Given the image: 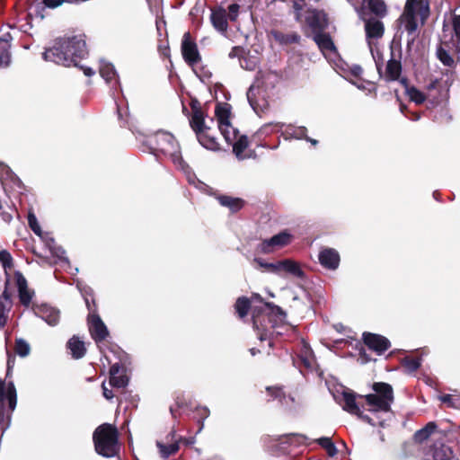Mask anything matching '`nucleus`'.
I'll list each match as a JSON object with an SVG mask.
<instances>
[{
	"mask_svg": "<svg viewBox=\"0 0 460 460\" xmlns=\"http://www.w3.org/2000/svg\"><path fill=\"white\" fill-rule=\"evenodd\" d=\"M77 287L80 288V291L82 293V295L84 296V300H85V303H86V305L89 307V300H88V297L87 296H92L93 295V290L91 288H81L79 287V285H77Z\"/></svg>",
	"mask_w": 460,
	"mask_h": 460,
	"instance_id": "nucleus-60",
	"label": "nucleus"
},
{
	"mask_svg": "<svg viewBox=\"0 0 460 460\" xmlns=\"http://www.w3.org/2000/svg\"><path fill=\"white\" fill-rule=\"evenodd\" d=\"M35 314L45 321L49 325L55 326L60 319V313L49 305H40L34 309Z\"/></svg>",
	"mask_w": 460,
	"mask_h": 460,
	"instance_id": "nucleus-17",
	"label": "nucleus"
},
{
	"mask_svg": "<svg viewBox=\"0 0 460 460\" xmlns=\"http://www.w3.org/2000/svg\"><path fill=\"white\" fill-rule=\"evenodd\" d=\"M13 38L10 32L0 36V68L7 67L11 62V41Z\"/></svg>",
	"mask_w": 460,
	"mask_h": 460,
	"instance_id": "nucleus-21",
	"label": "nucleus"
},
{
	"mask_svg": "<svg viewBox=\"0 0 460 460\" xmlns=\"http://www.w3.org/2000/svg\"><path fill=\"white\" fill-rule=\"evenodd\" d=\"M89 331L96 343L106 339L108 329L98 314H90L88 317Z\"/></svg>",
	"mask_w": 460,
	"mask_h": 460,
	"instance_id": "nucleus-13",
	"label": "nucleus"
},
{
	"mask_svg": "<svg viewBox=\"0 0 460 460\" xmlns=\"http://www.w3.org/2000/svg\"><path fill=\"white\" fill-rule=\"evenodd\" d=\"M305 22L312 30L314 34L323 31L327 27L325 13L316 9L306 10Z\"/></svg>",
	"mask_w": 460,
	"mask_h": 460,
	"instance_id": "nucleus-11",
	"label": "nucleus"
},
{
	"mask_svg": "<svg viewBox=\"0 0 460 460\" xmlns=\"http://www.w3.org/2000/svg\"><path fill=\"white\" fill-rule=\"evenodd\" d=\"M263 312L254 308L252 311L253 328L257 330L258 336L261 341L270 340L273 335L275 324L272 323L271 317L275 316L280 322L286 317V313L278 305L271 303L263 304Z\"/></svg>",
	"mask_w": 460,
	"mask_h": 460,
	"instance_id": "nucleus-3",
	"label": "nucleus"
},
{
	"mask_svg": "<svg viewBox=\"0 0 460 460\" xmlns=\"http://www.w3.org/2000/svg\"><path fill=\"white\" fill-rule=\"evenodd\" d=\"M171 435L172 437V439L173 440L172 443L167 445L159 441L156 443L160 455L164 458L169 457L171 455L175 454L179 450V439H174V432H172Z\"/></svg>",
	"mask_w": 460,
	"mask_h": 460,
	"instance_id": "nucleus-31",
	"label": "nucleus"
},
{
	"mask_svg": "<svg viewBox=\"0 0 460 460\" xmlns=\"http://www.w3.org/2000/svg\"><path fill=\"white\" fill-rule=\"evenodd\" d=\"M283 123L280 122H270L264 124L258 131L259 135L268 136L272 132L279 130L283 127Z\"/></svg>",
	"mask_w": 460,
	"mask_h": 460,
	"instance_id": "nucleus-46",
	"label": "nucleus"
},
{
	"mask_svg": "<svg viewBox=\"0 0 460 460\" xmlns=\"http://www.w3.org/2000/svg\"><path fill=\"white\" fill-rule=\"evenodd\" d=\"M0 262L4 269L12 265V256L6 250L0 251Z\"/></svg>",
	"mask_w": 460,
	"mask_h": 460,
	"instance_id": "nucleus-54",
	"label": "nucleus"
},
{
	"mask_svg": "<svg viewBox=\"0 0 460 460\" xmlns=\"http://www.w3.org/2000/svg\"><path fill=\"white\" fill-rule=\"evenodd\" d=\"M99 70L101 76L112 87L119 84L117 72L111 63L102 62Z\"/></svg>",
	"mask_w": 460,
	"mask_h": 460,
	"instance_id": "nucleus-27",
	"label": "nucleus"
},
{
	"mask_svg": "<svg viewBox=\"0 0 460 460\" xmlns=\"http://www.w3.org/2000/svg\"><path fill=\"white\" fill-rule=\"evenodd\" d=\"M11 306L10 297L6 291L0 296V328L6 323L7 314Z\"/></svg>",
	"mask_w": 460,
	"mask_h": 460,
	"instance_id": "nucleus-37",
	"label": "nucleus"
},
{
	"mask_svg": "<svg viewBox=\"0 0 460 460\" xmlns=\"http://www.w3.org/2000/svg\"><path fill=\"white\" fill-rule=\"evenodd\" d=\"M442 42L452 44L454 50L460 53V15L452 14L447 24H444Z\"/></svg>",
	"mask_w": 460,
	"mask_h": 460,
	"instance_id": "nucleus-8",
	"label": "nucleus"
},
{
	"mask_svg": "<svg viewBox=\"0 0 460 460\" xmlns=\"http://www.w3.org/2000/svg\"><path fill=\"white\" fill-rule=\"evenodd\" d=\"M254 262L257 263L259 267L264 268L266 270L270 272L280 274V261L275 263H270L263 261L260 258H255Z\"/></svg>",
	"mask_w": 460,
	"mask_h": 460,
	"instance_id": "nucleus-45",
	"label": "nucleus"
},
{
	"mask_svg": "<svg viewBox=\"0 0 460 460\" xmlns=\"http://www.w3.org/2000/svg\"><path fill=\"white\" fill-rule=\"evenodd\" d=\"M282 271L298 279L305 278V272L301 269L300 265L296 261L289 259L280 261V272Z\"/></svg>",
	"mask_w": 460,
	"mask_h": 460,
	"instance_id": "nucleus-28",
	"label": "nucleus"
},
{
	"mask_svg": "<svg viewBox=\"0 0 460 460\" xmlns=\"http://www.w3.org/2000/svg\"><path fill=\"white\" fill-rule=\"evenodd\" d=\"M233 147V153L238 160H244L249 158L251 155L245 153L248 147L249 142L245 135H242L240 137L235 139L230 144Z\"/></svg>",
	"mask_w": 460,
	"mask_h": 460,
	"instance_id": "nucleus-26",
	"label": "nucleus"
},
{
	"mask_svg": "<svg viewBox=\"0 0 460 460\" xmlns=\"http://www.w3.org/2000/svg\"><path fill=\"white\" fill-rule=\"evenodd\" d=\"M402 19L404 30L408 33V37H409L408 41L409 42L413 41L415 39V33H416L417 28H418L417 17L414 16L413 14L408 13V12H406L404 10Z\"/></svg>",
	"mask_w": 460,
	"mask_h": 460,
	"instance_id": "nucleus-29",
	"label": "nucleus"
},
{
	"mask_svg": "<svg viewBox=\"0 0 460 460\" xmlns=\"http://www.w3.org/2000/svg\"><path fill=\"white\" fill-rule=\"evenodd\" d=\"M317 444H319L323 449H325L326 453L329 456L333 457L337 455L338 449L334 443L332 441L329 437H322L314 440Z\"/></svg>",
	"mask_w": 460,
	"mask_h": 460,
	"instance_id": "nucleus-40",
	"label": "nucleus"
},
{
	"mask_svg": "<svg viewBox=\"0 0 460 460\" xmlns=\"http://www.w3.org/2000/svg\"><path fill=\"white\" fill-rule=\"evenodd\" d=\"M313 38L315 43L317 44L318 48L325 57L336 54V48L329 34L323 33L322 31L314 34Z\"/></svg>",
	"mask_w": 460,
	"mask_h": 460,
	"instance_id": "nucleus-20",
	"label": "nucleus"
},
{
	"mask_svg": "<svg viewBox=\"0 0 460 460\" xmlns=\"http://www.w3.org/2000/svg\"><path fill=\"white\" fill-rule=\"evenodd\" d=\"M267 391L276 399H279V402H282V400L285 399L284 393L279 387H267Z\"/></svg>",
	"mask_w": 460,
	"mask_h": 460,
	"instance_id": "nucleus-57",
	"label": "nucleus"
},
{
	"mask_svg": "<svg viewBox=\"0 0 460 460\" xmlns=\"http://www.w3.org/2000/svg\"><path fill=\"white\" fill-rule=\"evenodd\" d=\"M181 51L184 60L190 66H194L200 60L197 45L191 40L190 34L189 32H186L183 35Z\"/></svg>",
	"mask_w": 460,
	"mask_h": 460,
	"instance_id": "nucleus-12",
	"label": "nucleus"
},
{
	"mask_svg": "<svg viewBox=\"0 0 460 460\" xmlns=\"http://www.w3.org/2000/svg\"><path fill=\"white\" fill-rule=\"evenodd\" d=\"M190 125L196 135L201 131L209 129V128L205 124L202 111L195 106L192 107V115L190 119Z\"/></svg>",
	"mask_w": 460,
	"mask_h": 460,
	"instance_id": "nucleus-25",
	"label": "nucleus"
},
{
	"mask_svg": "<svg viewBox=\"0 0 460 460\" xmlns=\"http://www.w3.org/2000/svg\"><path fill=\"white\" fill-rule=\"evenodd\" d=\"M372 388L373 394L360 396L366 400L367 410L373 413L389 412L394 400L392 385L384 382H376L373 384Z\"/></svg>",
	"mask_w": 460,
	"mask_h": 460,
	"instance_id": "nucleus-5",
	"label": "nucleus"
},
{
	"mask_svg": "<svg viewBox=\"0 0 460 460\" xmlns=\"http://www.w3.org/2000/svg\"><path fill=\"white\" fill-rule=\"evenodd\" d=\"M421 364V359L418 358H405L402 360V365L410 373L416 371Z\"/></svg>",
	"mask_w": 460,
	"mask_h": 460,
	"instance_id": "nucleus-48",
	"label": "nucleus"
},
{
	"mask_svg": "<svg viewBox=\"0 0 460 460\" xmlns=\"http://www.w3.org/2000/svg\"><path fill=\"white\" fill-rule=\"evenodd\" d=\"M391 58L387 61L385 71L381 76L386 81H396L400 79L402 74V64L400 58L397 59L394 57L393 52L391 53Z\"/></svg>",
	"mask_w": 460,
	"mask_h": 460,
	"instance_id": "nucleus-22",
	"label": "nucleus"
},
{
	"mask_svg": "<svg viewBox=\"0 0 460 460\" xmlns=\"http://www.w3.org/2000/svg\"><path fill=\"white\" fill-rule=\"evenodd\" d=\"M272 36L280 44L297 43L300 40V36L296 32L283 33L279 31H273Z\"/></svg>",
	"mask_w": 460,
	"mask_h": 460,
	"instance_id": "nucleus-36",
	"label": "nucleus"
},
{
	"mask_svg": "<svg viewBox=\"0 0 460 460\" xmlns=\"http://www.w3.org/2000/svg\"><path fill=\"white\" fill-rule=\"evenodd\" d=\"M279 79V75L270 70L258 73L253 84L247 91V100L256 114L261 115L268 110L269 99Z\"/></svg>",
	"mask_w": 460,
	"mask_h": 460,
	"instance_id": "nucleus-2",
	"label": "nucleus"
},
{
	"mask_svg": "<svg viewBox=\"0 0 460 460\" xmlns=\"http://www.w3.org/2000/svg\"><path fill=\"white\" fill-rule=\"evenodd\" d=\"M88 55L84 35H75L58 39L53 45L43 52V58L64 66H78L84 75H94L93 68L80 66L81 60Z\"/></svg>",
	"mask_w": 460,
	"mask_h": 460,
	"instance_id": "nucleus-1",
	"label": "nucleus"
},
{
	"mask_svg": "<svg viewBox=\"0 0 460 460\" xmlns=\"http://www.w3.org/2000/svg\"><path fill=\"white\" fill-rule=\"evenodd\" d=\"M440 40V45L437 49V58L445 66L454 68L456 64L455 55H459L460 53L455 52L452 44L442 42V39Z\"/></svg>",
	"mask_w": 460,
	"mask_h": 460,
	"instance_id": "nucleus-16",
	"label": "nucleus"
},
{
	"mask_svg": "<svg viewBox=\"0 0 460 460\" xmlns=\"http://www.w3.org/2000/svg\"><path fill=\"white\" fill-rule=\"evenodd\" d=\"M307 129L305 127H291L288 126L285 131V138L305 139L306 137Z\"/></svg>",
	"mask_w": 460,
	"mask_h": 460,
	"instance_id": "nucleus-42",
	"label": "nucleus"
},
{
	"mask_svg": "<svg viewBox=\"0 0 460 460\" xmlns=\"http://www.w3.org/2000/svg\"><path fill=\"white\" fill-rule=\"evenodd\" d=\"M120 366L119 363L113 364L110 368V376H115L119 374Z\"/></svg>",
	"mask_w": 460,
	"mask_h": 460,
	"instance_id": "nucleus-63",
	"label": "nucleus"
},
{
	"mask_svg": "<svg viewBox=\"0 0 460 460\" xmlns=\"http://www.w3.org/2000/svg\"><path fill=\"white\" fill-rule=\"evenodd\" d=\"M118 438V430L114 426L109 423L102 424L93 436L96 452L104 457L115 456L119 449Z\"/></svg>",
	"mask_w": 460,
	"mask_h": 460,
	"instance_id": "nucleus-4",
	"label": "nucleus"
},
{
	"mask_svg": "<svg viewBox=\"0 0 460 460\" xmlns=\"http://www.w3.org/2000/svg\"><path fill=\"white\" fill-rule=\"evenodd\" d=\"M318 260L323 267L334 270L338 269L341 258L339 252L335 249L325 247L320 251Z\"/></svg>",
	"mask_w": 460,
	"mask_h": 460,
	"instance_id": "nucleus-15",
	"label": "nucleus"
},
{
	"mask_svg": "<svg viewBox=\"0 0 460 460\" xmlns=\"http://www.w3.org/2000/svg\"><path fill=\"white\" fill-rule=\"evenodd\" d=\"M299 358L305 368L310 370L314 369L315 364L314 357L312 349L307 345L305 344L303 346Z\"/></svg>",
	"mask_w": 460,
	"mask_h": 460,
	"instance_id": "nucleus-38",
	"label": "nucleus"
},
{
	"mask_svg": "<svg viewBox=\"0 0 460 460\" xmlns=\"http://www.w3.org/2000/svg\"><path fill=\"white\" fill-rule=\"evenodd\" d=\"M305 4V0H293V9L295 13V18L297 22L302 21V9Z\"/></svg>",
	"mask_w": 460,
	"mask_h": 460,
	"instance_id": "nucleus-53",
	"label": "nucleus"
},
{
	"mask_svg": "<svg viewBox=\"0 0 460 460\" xmlns=\"http://www.w3.org/2000/svg\"><path fill=\"white\" fill-rule=\"evenodd\" d=\"M77 287L80 288V291L82 293V295L84 296V300H85V303H86V305L89 307V300H88V297L87 296H92L93 295V290L91 288H81L79 287V285H77Z\"/></svg>",
	"mask_w": 460,
	"mask_h": 460,
	"instance_id": "nucleus-61",
	"label": "nucleus"
},
{
	"mask_svg": "<svg viewBox=\"0 0 460 460\" xmlns=\"http://www.w3.org/2000/svg\"><path fill=\"white\" fill-rule=\"evenodd\" d=\"M197 411H199V414L200 416V418L202 419V422L200 424V427L198 430V432H200L203 429V420H206L208 416H209V409L208 407H199L197 409Z\"/></svg>",
	"mask_w": 460,
	"mask_h": 460,
	"instance_id": "nucleus-59",
	"label": "nucleus"
},
{
	"mask_svg": "<svg viewBox=\"0 0 460 460\" xmlns=\"http://www.w3.org/2000/svg\"><path fill=\"white\" fill-rule=\"evenodd\" d=\"M437 424L433 421L429 422L424 428L414 433V440L418 443L426 441L436 430Z\"/></svg>",
	"mask_w": 460,
	"mask_h": 460,
	"instance_id": "nucleus-34",
	"label": "nucleus"
},
{
	"mask_svg": "<svg viewBox=\"0 0 460 460\" xmlns=\"http://www.w3.org/2000/svg\"><path fill=\"white\" fill-rule=\"evenodd\" d=\"M365 31L367 45H369V43H376V40L383 37L385 28L379 20L369 19L365 22Z\"/></svg>",
	"mask_w": 460,
	"mask_h": 460,
	"instance_id": "nucleus-18",
	"label": "nucleus"
},
{
	"mask_svg": "<svg viewBox=\"0 0 460 460\" xmlns=\"http://www.w3.org/2000/svg\"><path fill=\"white\" fill-rule=\"evenodd\" d=\"M240 5L237 4H232L228 6L227 17L230 21H235L239 14Z\"/></svg>",
	"mask_w": 460,
	"mask_h": 460,
	"instance_id": "nucleus-55",
	"label": "nucleus"
},
{
	"mask_svg": "<svg viewBox=\"0 0 460 460\" xmlns=\"http://www.w3.org/2000/svg\"><path fill=\"white\" fill-rule=\"evenodd\" d=\"M434 460H456L452 448L447 445H440L435 447L433 453Z\"/></svg>",
	"mask_w": 460,
	"mask_h": 460,
	"instance_id": "nucleus-33",
	"label": "nucleus"
},
{
	"mask_svg": "<svg viewBox=\"0 0 460 460\" xmlns=\"http://www.w3.org/2000/svg\"><path fill=\"white\" fill-rule=\"evenodd\" d=\"M110 385L113 387L122 388L128 385V378L124 375L110 376Z\"/></svg>",
	"mask_w": 460,
	"mask_h": 460,
	"instance_id": "nucleus-51",
	"label": "nucleus"
},
{
	"mask_svg": "<svg viewBox=\"0 0 460 460\" xmlns=\"http://www.w3.org/2000/svg\"><path fill=\"white\" fill-rule=\"evenodd\" d=\"M67 348L70 349L72 357L76 359L83 358L86 352L84 342L76 336L72 337L68 341Z\"/></svg>",
	"mask_w": 460,
	"mask_h": 460,
	"instance_id": "nucleus-30",
	"label": "nucleus"
},
{
	"mask_svg": "<svg viewBox=\"0 0 460 460\" xmlns=\"http://www.w3.org/2000/svg\"><path fill=\"white\" fill-rule=\"evenodd\" d=\"M363 341L365 344L378 355L383 354L390 347V341L385 337L370 332L363 333Z\"/></svg>",
	"mask_w": 460,
	"mask_h": 460,
	"instance_id": "nucleus-14",
	"label": "nucleus"
},
{
	"mask_svg": "<svg viewBox=\"0 0 460 460\" xmlns=\"http://www.w3.org/2000/svg\"><path fill=\"white\" fill-rule=\"evenodd\" d=\"M440 400H441V402L447 403L448 405H451L454 407H456L457 404H460V400L454 399L451 394H444V395L440 396Z\"/></svg>",
	"mask_w": 460,
	"mask_h": 460,
	"instance_id": "nucleus-58",
	"label": "nucleus"
},
{
	"mask_svg": "<svg viewBox=\"0 0 460 460\" xmlns=\"http://www.w3.org/2000/svg\"><path fill=\"white\" fill-rule=\"evenodd\" d=\"M250 305V300L244 296L239 297L236 300L234 306L240 318H243L247 315Z\"/></svg>",
	"mask_w": 460,
	"mask_h": 460,
	"instance_id": "nucleus-44",
	"label": "nucleus"
},
{
	"mask_svg": "<svg viewBox=\"0 0 460 460\" xmlns=\"http://www.w3.org/2000/svg\"><path fill=\"white\" fill-rule=\"evenodd\" d=\"M293 238V234L288 230L281 231L270 238L262 240L259 244V250L262 253H271L291 243Z\"/></svg>",
	"mask_w": 460,
	"mask_h": 460,
	"instance_id": "nucleus-9",
	"label": "nucleus"
},
{
	"mask_svg": "<svg viewBox=\"0 0 460 460\" xmlns=\"http://www.w3.org/2000/svg\"><path fill=\"white\" fill-rule=\"evenodd\" d=\"M404 10L416 17L419 15L421 20L429 15V3L423 0H407Z\"/></svg>",
	"mask_w": 460,
	"mask_h": 460,
	"instance_id": "nucleus-19",
	"label": "nucleus"
},
{
	"mask_svg": "<svg viewBox=\"0 0 460 460\" xmlns=\"http://www.w3.org/2000/svg\"><path fill=\"white\" fill-rule=\"evenodd\" d=\"M208 130H204L196 135L199 144L208 150H217L218 144L215 137H210L208 133Z\"/></svg>",
	"mask_w": 460,
	"mask_h": 460,
	"instance_id": "nucleus-35",
	"label": "nucleus"
},
{
	"mask_svg": "<svg viewBox=\"0 0 460 460\" xmlns=\"http://www.w3.org/2000/svg\"><path fill=\"white\" fill-rule=\"evenodd\" d=\"M215 113L218 123V128L228 145L242 136L238 129L233 127L229 121L230 108L227 104L217 105Z\"/></svg>",
	"mask_w": 460,
	"mask_h": 460,
	"instance_id": "nucleus-7",
	"label": "nucleus"
},
{
	"mask_svg": "<svg viewBox=\"0 0 460 460\" xmlns=\"http://www.w3.org/2000/svg\"><path fill=\"white\" fill-rule=\"evenodd\" d=\"M239 63L241 67L245 70L252 71L257 67L256 58L242 56L239 58Z\"/></svg>",
	"mask_w": 460,
	"mask_h": 460,
	"instance_id": "nucleus-47",
	"label": "nucleus"
},
{
	"mask_svg": "<svg viewBox=\"0 0 460 460\" xmlns=\"http://www.w3.org/2000/svg\"><path fill=\"white\" fill-rule=\"evenodd\" d=\"M364 3L367 2L368 7L372 13L378 16H385L386 13V5L382 0H366Z\"/></svg>",
	"mask_w": 460,
	"mask_h": 460,
	"instance_id": "nucleus-43",
	"label": "nucleus"
},
{
	"mask_svg": "<svg viewBox=\"0 0 460 460\" xmlns=\"http://www.w3.org/2000/svg\"><path fill=\"white\" fill-rule=\"evenodd\" d=\"M218 201L223 207L229 208L232 211H237L243 207V200L229 196L218 197Z\"/></svg>",
	"mask_w": 460,
	"mask_h": 460,
	"instance_id": "nucleus-39",
	"label": "nucleus"
},
{
	"mask_svg": "<svg viewBox=\"0 0 460 460\" xmlns=\"http://www.w3.org/2000/svg\"><path fill=\"white\" fill-rule=\"evenodd\" d=\"M31 350L30 345L25 341L20 339L16 341L15 353L20 357H26L29 355Z\"/></svg>",
	"mask_w": 460,
	"mask_h": 460,
	"instance_id": "nucleus-49",
	"label": "nucleus"
},
{
	"mask_svg": "<svg viewBox=\"0 0 460 460\" xmlns=\"http://www.w3.org/2000/svg\"><path fill=\"white\" fill-rule=\"evenodd\" d=\"M155 141L160 152L170 156L174 164L182 165L180 146L171 133L159 131L155 136Z\"/></svg>",
	"mask_w": 460,
	"mask_h": 460,
	"instance_id": "nucleus-6",
	"label": "nucleus"
},
{
	"mask_svg": "<svg viewBox=\"0 0 460 460\" xmlns=\"http://www.w3.org/2000/svg\"><path fill=\"white\" fill-rule=\"evenodd\" d=\"M401 83L405 87V93L411 102H415L416 104H420L425 101V94L416 87L409 86L407 84L406 79L402 78Z\"/></svg>",
	"mask_w": 460,
	"mask_h": 460,
	"instance_id": "nucleus-32",
	"label": "nucleus"
},
{
	"mask_svg": "<svg viewBox=\"0 0 460 460\" xmlns=\"http://www.w3.org/2000/svg\"><path fill=\"white\" fill-rule=\"evenodd\" d=\"M7 399L9 404V410L14 411L17 403L16 390L13 383H11L7 388Z\"/></svg>",
	"mask_w": 460,
	"mask_h": 460,
	"instance_id": "nucleus-50",
	"label": "nucleus"
},
{
	"mask_svg": "<svg viewBox=\"0 0 460 460\" xmlns=\"http://www.w3.org/2000/svg\"><path fill=\"white\" fill-rule=\"evenodd\" d=\"M10 416H5L4 406L0 408V429L5 430L9 427Z\"/></svg>",
	"mask_w": 460,
	"mask_h": 460,
	"instance_id": "nucleus-56",
	"label": "nucleus"
},
{
	"mask_svg": "<svg viewBox=\"0 0 460 460\" xmlns=\"http://www.w3.org/2000/svg\"><path fill=\"white\" fill-rule=\"evenodd\" d=\"M102 394H103V396L107 399V400H111L113 398V393L111 390L108 389L105 385V383L103 382L102 385Z\"/></svg>",
	"mask_w": 460,
	"mask_h": 460,
	"instance_id": "nucleus-62",
	"label": "nucleus"
},
{
	"mask_svg": "<svg viewBox=\"0 0 460 460\" xmlns=\"http://www.w3.org/2000/svg\"><path fill=\"white\" fill-rule=\"evenodd\" d=\"M15 281L19 291V297L21 303L28 306L31 301L33 292L28 289L27 280L20 272L15 273Z\"/></svg>",
	"mask_w": 460,
	"mask_h": 460,
	"instance_id": "nucleus-23",
	"label": "nucleus"
},
{
	"mask_svg": "<svg viewBox=\"0 0 460 460\" xmlns=\"http://www.w3.org/2000/svg\"><path fill=\"white\" fill-rule=\"evenodd\" d=\"M28 224L35 234L41 236L42 232H41L40 224L37 220V217L34 214L30 213L28 215Z\"/></svg>",
	"mask_w": 460,
	"mask_h": 460,
	"instance_id": "nucleus-52",
	"label": "nucleus"
},
{
	"mask_svg": "<svg viewBox=\"0 0 460 460\" xmlns=\"http://www.w3.org/2000/svg\"><path fill=\"white\" fill-rule=\"evenodd\" d=\"M210 20L214 28L217 31L224 33L227 31L228 23L227 13L226 9L218 7L215 10H212Z\"/></svg>",
	"mask_w": 460,
	"mask_h": 460,
	"instance_id": "nucleus-24",
	"label": "nucleus"
},
{
	"mask_svg": "<svg viewBox=\"0 0 460 460\" xmlns=\"http://www.w3.org/2000/svg\"><path fill=\"white\" fill-rule=\"evenodd\" d=\"M350 72L354 76L358 77L362 74L363 69L360 66L354 65L350 67Z\"/></svg>",
	"mask_w": 460,
	"mask_h": 460,
	"instance_id": "nucleus-64",
	"label": "nucleus"
},
{
	"mask_svg": "<svg viewBox=\"0 0 460 460\" xmlns=\"http://www.w3.org/2000/svg\"><path fill=\"white\" fill-rule=\"evenodd\" d=\"M368 48L371 52L372 58L375 61L376 69L379 75H382V66L384 64V58L379 48L377 47V43H369Z\"/></svg>",
	"mask_w": 460,
	"mask_h": 460,
	"instance_id": "nucleus-41",
	"label": "nucleus"
},
{
	"mask_svg": "<svg viewBox=\"0 0 460 460\" xmlns=\"http://www.w3.org/2000/svg\"><path fill=\"white\" fill-rule=\"evenodd\" d=\"M361 395L356 394L352 391H343L341 397L338 399L339 404L342 407V409L348 411L350 414L357 415L358 418L367 421V423L375 426V423L372 422V420L369 416L365 415L360 407L358 406L356 399L357 397H360Z\"/></svg>",
	"mask_w": 460,
	"mask_h": 460,
	"instance_id": "nucleus-10",
	"label": "nucleus"
}]
</instances>
